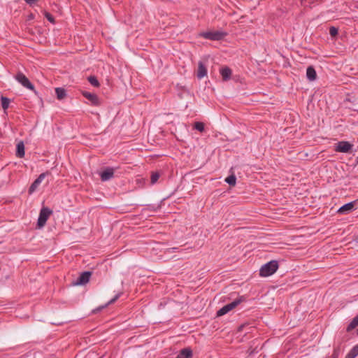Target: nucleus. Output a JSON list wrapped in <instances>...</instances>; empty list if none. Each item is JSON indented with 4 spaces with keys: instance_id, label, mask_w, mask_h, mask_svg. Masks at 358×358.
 <instances>
[{
    "instance_id": "f257e3e1",
    "label": "nucleus",
    "mask_w": 358,
    "mask_h": 358,
    "mask_svg": "<svg viewBox=\"0 0 358 358\" xmlns=\"http://www.w3.org/2000/svg\"><path fill=\"white\" fill-rule=\"evenodd\" d=\"M278 262L276 260H271L261 267L259 270V275L263 277L270 276L278 270Z\"/></svg>"
},
{
    "instance_id": "f03ea898",
    "label": "nucleus",
    "mask_w": 358,
    "mask_h": 358,
    "mask_svg": "<svg viewBox=\"0 0 358 358\" xmlns=\"http://www.w3.org/2000/svg\"><path fill=\"white\" fill-rule=\"evenodd\" d=\"M201 37L211 41H221L227 36V33L223 31H205L199 34Z\"/></svg>"
},
{
    "instance_id": "7ed1b4c3",
    "label": "nucleus",
    "mask_w": 358,
    "mask_h": 358,
    "mask_svg": "<svg viewBox=\"0 0 358 358\" xmlns=\"http://www.w3.org/2000/svg\"><path fill=\"white\" fill-rule=\"evenodd\" d=\"M244 301L243 296H240L238 299H235L234 301L224 306L217 312V316L220 317L222 316L234 308H235L238 305H239L241 302Z\"/></svg>"
},
{
    "instance_id": "20e7f679",
    "label": "nucleus",
    "mask_w": 358,
    "mask_h": 358,
    "mask_svg": "<svg viewBox=\"0 0 358 358\" xmlns=\"http://www.w3.org/2000/svg\"><path fill=\"white\" fill-rule=\"evenodd\" d=\"M52 213V210L48 207H43L39 213V216L37 221V227L41 229L45 226L46 222Z\"/></svg>"
},
{
    "instance_id": "39448f33",
    "label": "nucleus",
    "mask_w": 358,
    "mask_h": 358,
    "mask_svg": "<svg viewBox=\"0 0 358 358\" xmlns=\"http://www.w3.org/2000/svg\"><path fill=\"white\" fill-rule=\"evenodd\" d=\"M15 78L19 82L23 87L34 90V85L29 81V80L23 74L22 72H18Z\"/></svg>"
},
{
    "instance_id": "423d86ee",
    "label": "nucleus",
    "mask_w": 358,
    "mask_h": 358,
    "mask_svg": "<svg viewBox=\"0 0 358 358\" xmlns=\"http://www.w3.org/2000/svg\"><path fill=\"white\" fill-rule=\"evenodd\" d=\"M92 272L87 271L80 273L79 277L76 279V281L72 282L73 285H84L87 284L92 276Z\"/></svg>"
},
{
    "instance_id": "0eeeda50",
    "label": "nucleus",
    "mask_w": 358,
    "mask_h": 358,
    "mask_svg": "<svg viewBox=\"0 0 358 358\" xmlns=\"http://www.w3.org/2000/svg\"><path fill=\"white\" fill-rule=\"evenodd\" d=\"M353 145L348 141H339L336 145L335 150L338 152L348 153L352 149Z\"/></svg>"
},
{
    "instance_id": "6e6552de",
    "label": "nucleus",
    "mask_w": 358,
    "mask_h": 358,
    "mask_svg": "<svg viewBox=\"0 0 358 358\" xmlns=\"http://www.w3.org/2000/svg\"><path fill=\"white\" fill-rule=\"evenodd\" d=\"M115 169L113 167H105L99 173V176L101 177V180L102 181H107L112 179L114 177Z\"/></svg>"
},
{
    "instance_id": "1a4fd4ad",
    "label": "nucleus",
    "mask_w": 358,
    "mask_h": 358,
    "mask_svg": "<svg viewBox=\"0 0 358 358\" xmlns=\"http://www.w3.org/2000/svg\"><path fill=\"white\" fill-rule=\"evenodd\" d=\"M49 174L48 172L43 173L38 176V177L32 182V184L30 185L28 192L29 194H32L36 191L37 187L39 186V185L41 183L43 180L45 178V177Z\"/></svg>"
},
{
    "instance_id": "9d476101",
    "label": "nucleus",
    "mask_w": 358,
    "mask_h": 358,
    "mask_svg": "<svg viewBox=\"0 0 358 358\" xmlns=\"http://www.w3.org/2000/svg\"><path fill=\"white\" fill-rule=\"evenodd\" d=\"M82 94L84 97L88 99L93 106H99L100 101L98 96L96 94L91 93L87 91H83Z\"/></svg>"
},
{
    "instance_id": "9b49d317",
    "label": "nucleus",
    "mask_w": 358,
    "mask_h": 358,
    "mask_svg": "<svg viewBox=\"0 0 358 358\" xmlns=\"http://www.w3.org/2000/svg\"><path fill=\"white\" fill-rule=\"evenodd\" d=\"M356 201L344 204L337 210V213L342 215L348 214L355 209Z\"/></svg>"
},
{
    "instance_id": "f8f14e48",
    "label": "nucleus",
    "mask_w": 358,
    "mask_h": 358,
    "mask_svg": "<svg viewBox=\"0 0 358 358\" xmlns=\"http://www.w3.org/2000/svg\"><path fill=\"white\" fill-rule=\"evenodd\" d=\"M207 75V69L202 62H199L198 64V70L196 76L199 79H201Z\"/></svg>"
},
{
    "instance_id": "ddd939ff",
    "label": "nucleus",
    "mask_w": 358,
    "mask_h": 358,
    "mask_svg": "<svg viewBox=\"0 0 358 358\" xmlns=\"http://www.w3.org/2000/svg\"><path fill=\"white\" fill-rule=\"evenodd\" d=\"M306 77L310 81H314L317 78V73L313 66H309L306 69Z\"/></svg>"
},
{
    "instance_id": "4468645a",
    "label": "nucleus",
    "mask_w": 358,
    "mask_h": 358,
    "mask_svg": "<svg viewBox=\"0 0 358 358\" xmlns=\"http://www.w3.org/2000/svg\"><path fill=\"white\" fill-rule=\"evenodd\" d=\"M220 72L224 81H227L230 79L232 72L229 67L225 66L222 68Z\"/></svg>"
},
{
    "instance_id": "2eb2a0df",
    "label": "nucleus",
    "mask_w": 358,
    "mask_h": 358,
    "mask_svg": "<svg viewBox=\"0 0 358 358\" xmlns=\"http://www.w3.org/2000/svg\"><path fill=\"white\" fill-rule=\"evenodd\" d=\"M24 144L23 141H20L16 145L15 155L19 158L24 157Z\"/></svg>"
},
{
    "instance_id": "dca6fc26",
    "label": "nucleus",
    "mask_w": 358,
    "mask_h": 358,
    "mask_svg": "<svg viewBox=\"0 0 358 358\" xmlns=\"http://www.w3.org/2000/svg\"><path fill=\"white\" fill-rule=\"evenodd\" d=\"M192 357V350L187 348L181 350L176 358H191Z\"/></svg>"
},
{
    "instance_id": "f3484780",
    "label": "nucleus",
    "mask_w": 358,
    "mask_h": 358,
    "mask_svg": "<svg viewBox=\"0 0 358 358\" xmlns=\"http://www.w3.org/2000/svg\"><path fill=\"white\" fill-rule=\"evenodd\" d=\"M55 93L57 99L59 100H62L65 99L67 96L66 90L63 87H57L55 88Z\"/></svg>"
},
{
    "instance_id": "a211bd4d",
    "label": "nucleus",
    "mask_w": 358,
    "mask_h": 358,
    "mask_svg": "<svg viewBox=\"0 0 358 358\" xmlns=\"http://www.w3.org/2000/svg\"><path fill=\"white\" fill-rule=\"evenodd\" d=\"M358 326V315L355 316L350 323L348 325L346 328V331L348 332L351 331L352 329H355ZM357 335L358 336V329L357 330Z\"/></svg>"
},
{
    "instance_id": "6ab92c4d",
    "label": "nucleus",
    "mask_w": 358,
    "mask_h": 358,
    "mask_svg": "<svg viewBox=\"0 0 358 358\" xmlns=\"http://www.w3.org/2000/svg\"><path fill=\"white\" fill-rule=\"evenodd\" d=\"M122 293L120 292L118 294H117L112 299H110L106 304H105L104 306H101L99 308H98L96 310H93V313H96L97 311H99L101 310H102L103 308H106V306H108V305L110 304H112L114 302H115L119 298L120 296H121Z\"/></svg>"
},
{
    "instance_id": "aec40b11",
    "label": "nucleus",
    "mask_w": 358,
    "mask_h": 358,
    "mask_svg": "<svg viewBox=\"0 0 358 358\" xmlns=\"http://www.w3.org/2000/svg\"><path fill=\"white\" fill-rule=\"evenodd\" d=\"M1 106H2L3 109V110L8 109L9 107L10 100L8 98L2 96L1 97Z\"/></svg>"
},
{
    "instance_id": "412c9836",
    "label": "nucleus",
    "mask_w": 358,
    "mask_h": 358,
    "mask_svg": "<svg viewBox=\"0 0 358 358\" xmlns=\"http://www.w3.org/2000/svg\"><path fill=\"white\" fill-rule=\"evenodd\" d=\"M225 182L228 183L230 186H234L236 182V178L234 174L230 175L226 178Z\"/></svg>"
},
{
    "instance_id": "4be33fe9",
    "label": "nucleus",
    "mask_w": 358,
    "mask_h": 358,
    "mask_svg": "<svg viewBox=\"0 0 358 358\" xmlns=\"http://www.w3.org/2000/svg\"><path fill=\"white\" fill-rule=\"evenodd\" d=\"M87 80L90 82V83L93 85L94 87H99L100 83L97 78L94 76H90L87 78Z\"/></svg>"
},
{
    "instance_id": "5701e85b",
    "label": "nucleus",
    "mask_w": 358,
    "mask_h": 358,
    "mask_svg": "<svg viewBox=\"0 0 358 358\" xmlns=\"http://www.w3.org/2000/svg\"><path fill=\"white\" fill-rule=\"evenodd\" d=\"M194 129L198 130L200 132H203L205 129V125L201 122H196L194 124Z\"/></svg>"
},
{
    "instance_id": "b1692460",
    "label": "nucleus",
    "mask_w": 358,
    "mask_h": 358,
    "mask_svg": "<svg viewBox=\"0 0 358 358\" xmlns=\"http://www.w3.org/2000/svg\"><path fill=\"white\" fill-rule=\"evenodd\" d=\"M348 354L352 358H355L358 355V344L355 345Z\"/></svg>"
},
{
    "instance_id": "393cba45",
    "label": "nucleus",
    "mask_w": 358,
    "mask_h": 358,
    "mask_svg": "<svg viewBox=\"0 0 358 358\" xmlns=\"http://www.w3.org/2000/svg\"><path fill=\"white\" fill-rule=\"evenodd\" d=\"M159 174L157 172H153L151 175V183L155 184L159 179Z\"/></svg>"
},
{
    "instance_id": "a878e982",
    "label": "nucleus",
    "mask_w": 358,
    "mask_h": 358,
    "mask_svg": "<svg viewBox=\"0 0 358 358\" xmlns=\"http://www.w3.org/2000/svg\"><path fill=\"white\" fill-rule=\"evenodd\" d=\"M338 28L335 27H331L329 28V34L332 36V37H335L338 35Z\"/></svg>"
},
{
    "instance_id": "bb28decb",
    "label": "nucleus",
    "mask_w": 358,
    "mask_h": 358,
    "mask_svg": "<svg viewBox=\"0 0 358 358\" xmlns=\"http://www.w3.org/2000/svg\"><path fill=\"white\" fill-rule=\"evenodd\" d=\"M45 17L47 18V20L51 22V23H55V18L54 17L52 16V14H50V13L48 12H45Z\"/></svg>"
},
{
    "instance_id": "cd10ccee",
    "label": "nucleus",
    "mask_w": 358,
    "mask_h": 358,
    "mask_svg": "<svg viewBox=\"0 0 358 358\" xmlns=\"http://www.w3.org/2000/svg\"><path fill=\"white\" fill-rule=\"evenodd\" d=\"M339 353H340V348L339 347H337L336 348H334V353H333V357L334 358H337L339 355Z\"/></svg>"
},
{
    "instance_id": "c85d7f7f",
    "label": "nucleus",
    "mask_w": 358,
    "mask_h": 358,
    "mask_svg": "<svg viewBox=\"0 0 358 358\" xmlns=\"http://www.w3.org/2000/svg\"><path fill=\"white\" fill-rule=\"evenodd\" d=\"M37 1H38V0H24V1H25L27 4H29V5H30V6H31V5H33L34 3H35Z\"/></svg>"
},
{
    "instance_id": "c756f323",
    "label": "nucleus",
    "mask_w": 358,
    "mask_h": 358,
    "mask_svg": "<svg viewBox=\"0 0 358 358\" xmlns=\"http://www.w3.org/2000/svg\"><path fill=\"white\" fill-rule=\"evenodd\" d=\"M248 324H241L238 327V331H242L243 330V329L247 327Z\"/></svg>"
},
{
    "instance_id": "7c9ffc66",
    "label": "nucleus",
    "mask_w": 358,
    "mask_h": 358,
    "mask_svg": "<svg viewBox=\"0 0 358 358\" xmlns=\"http://www.w3.org/2000/svg\"><path fill=\"white\" fill-rule=\"evenodd\" d=\"M28 19H29V20H32V19H34V15H33V14H30V15L28 16Z\"/></svg>"
},
{
    "instance_id": "2f4dec72",
    "label": "nucleus",
    "mask_w": 358,
    "mask_h": 358,
    "mask_svg": "<svg viewBox=\"0 0 358 358\" xmlns=\"http://www.w3.org/2000/svg\"><path fill=\"white\" fill-rule=\"evenodd\" d=\"M345 358H352L348 354L345 356Z\"/></svg>"
}]
</instances>
